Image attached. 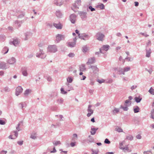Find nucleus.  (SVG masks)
I'll return each mask as SVG.
<instances>
[{"label":"nucleus","mask_w":154,"mask_h":154,"mask_svg":"<svg viewBox=\"0 0 154 154\" xmlns=\"http://www.w3.org/2000/svg\"><path fill=\"white\" fill-rule=\"evenodd\" d=\"M58 51L57 47L56 45H51L48 46V51L51 53H54Z\"/></svg>","instance_id":"obj_1"},{"label":"nucleus","mask_w":154,"mask_h":154,"mask_svg":"<svg viewBox=\"0 0 154 154\" xmlns=\"http://www.w3.org/2000/svg\"><path fill=\"white\" fill-rule=\"evenodd\" d=\"M37 57L42 59H44L46 56V55L45 54L44 52L42 50L40 49L39 52L37 53L36 54Z\"/></svg>","instance_id":"obj_2"},{"label":"nucleus","mask_w":154,"mask_h":154,"mask_svg":"<svg viewBox=\"0 0 154 154\" xmlns=\"http://www.w3.org/2000/svg\"><path fill=\"white\" fill-rule=\"evenodd\" d=\"M110 47L109 45H103L100 48V52L101 53L104 54L109 49Z\"/></svg>","instance_id":"obj_3"},{"label":"nucleus","mask_w":154,"mask_h":154,"mask_svg":"<svg viewBox=\"0 0 154 154\" xmlns=\"http://www.w3.org/2000/svg\"><path fill=\"white\" fill-rule=\"evenodd\" d=\"M79 37L80 38L84 40H88L90 38V36L85 33L82 34H79Z\"/></svg>","instance_id":"obj_4"},{"label":"nucleus","mask_w":154,"mask_h":154,"mask_svg":"<svg viewBox=\"0 0 154 154\" xmlns=\"http://www.w3.org/2000/svg\"><path fill=\"white\" fill-rule=\"evenodd\" d=\"M97 39L99 41H103V38L104 37V35L100 32H98L96 35Z\"/></svg>","instance_id":"obj_5"},{"label":"nucleus","mask_w":154,"mask_h":154,"mask_svg":"<svg viewBox=\"0 0 154 154\" xmlns=\"http://www.w3.org/2000/svg\"><path fill=\"white\" fill-rule=\"evenodd\" d=\"M65 36L61 34H57L56 36V41L57 43L59 42L61 40L64 39Z\"/></svg>","instance_id":"obj_6"},{"label":"nucleus","mask_w":154,"mask_h":154,"mask_svg":"<svg viewBox=\"0 0 154 154\" xmlns=\"http://www.w3.org/2000/svg\"><path fill=\"white\" fill-rule=\"evenodd\" d=\"M27 67L26 66H23L21 69V71L22 75L25 76H27L28 75Z\"/></svg>","instance_id":"obj_7"},{"label":"nucleus","mask_w":154,"mask_h":154,"mask_svg":"<svg viewBox=\"0 0 154 154\" xmlns=\"http://www.w3.org/2000/svg\"><path fill=\"white\" fill-rule=\"evenodd\" d=\"M23 89L21 86H19L16 88L15 92V95L18 96L23 91Z\"/></svg>","instance_id":"obj_8"},{"label":"nucleus","mask_w":154,"mask_h":154,"mask_svg":"<svg viewBox=\"0 0 154 154\" xmlns=\"http://www.w3.org/2000/svg\"><path fill=\"white\" fill-rule=\"evenodd\" d=\"M96 61L95 58L94 57H92L89 58L86 64L89 65L91 64H93Z\"/></svg>","instance_id":"obj_9"},{"label":"nucleus","mask_w":154,"mask_h":154,"mask_svg":"<svg viewBox=\"0 0 154 154\" xmlns=\"http://www.w3.org/2000/svg\"><path fill=\"white\" fill-rule=\"evenodd\" d=\"M77 16L74 14H71L70 16V21L72 23H75Z\"/></svg>","instance_id":"obj_10"},{"label":"nucleus","mask_w":154,"mask_h":154,"mask_svg":"<svg viewBox=\"0 0 154 154\" xmlns=\"http://www.w3.org/2000/svg\"><path fill=\"white\" fill-rule=\"evenodd\" d=\"M9 67V66L7 65L6 63L5 62H1L0 63V69H6Z\"/></svg>","instance_id":"obj_11"},{"label":"nucleus","mask_w":154,"mask_h":154,"mask_svg":"<svg viewBox=\"0 0 154 154\" xmlns=\"http://www.w3.org/2000/svg\"><path fill=\"white\" fill-rule=\"evenodd\" d=\"M16 61V59L14 57H12L10 59H8L7 60V62L10 64H13L15 63Z\"/></svg>","instance_id":"obj_12"},{"label":"nucleus","mask_w":154,"mask_h":154,"mask_svg":"<svg viewBox=\"0 0 154 154\" xmlns=\"http://www.w3.org/2000/svg\"><path fill=\"white\" fill-rule=\"evenodd\" d=\"M89 69H91L93 73H96L98 72L99 69L96 66H91L89 67Z\"/></svg>","instance_id":"obj_13"},{"label":"nucleus","mask_w":154,"mask_h":154,"mask_svg":"<svg viewBox=\"0 0 154 154\" xmlns=\"http://www.w3.org/2000/svg\"><path fill=\"white\" fill-rule=\"evenodd\" d=\"M19 41L18 39L17 38H15L13 39V41H11L10 42V44L11 45H13L15 46H17L19 44Z\"/></svg>","instance_id":"obj_14"},{"label":"nucleus","mask_w":154,"mask_h":154,"mask_svg":"<svg viewBox=\"0 0 154 154\" xmlns=\"http://www.w3.org/2000/svg\"><path fill=\"white\" fill-rule=\"evenodd\" d=\"M23 23L22 21L16 20L14 23V25L17 28L20 27L21 26V24Z\"/></svg>","instance_id":"obj_15"},{"label":"nucleus","mask_w":154,"mask_h":154,"mask_svg":"<svg viewBox=\"0 0 154 154\" xmlns=\"http://www.w3.org/2000/svg\"><path fill=\"white\" fill-rule=\"evenodd\" d=\"M146 57H149L151 56V54L152 53L150 48H149L148 49H146Z\"/></svg>","instance_id":"obj_16"},{"label":"nucleus","mask_w":154,"mask_h":154,"mask_svg":"<svg viewBox=\"0 0 154 154\" xmlns=\"http://www.w3.org/2000/svg\"><path fill=\"white\" fill-rule=\"evenodd\" d=\"M79 14L82 20L87 17V13L86 12H80Z\"/></svg>","instance_id":"obj_17"},{"label":"nucleus","mask_w":154,"mask_h":154,"mask_svg":"<svg viewBox=\"0 0 154 154\" xmlns=\"http://www.w3.org/2000/svg\"><path fill=\"white\" fill-rule=\"evenodd\" d=\"M26 106L27 104L25 102L20 103L18 105L19 107L22 109H23L24 108H26Z\"/></svg>","instance_id":"obj_18"},{"label":"nucleus","mask_w":154,"mask_h":154,"mask_svg":"<svg viewBox=\"0 0 154 154\" xmlns=\"http://www.w3.org/2000/svg\"><path fill=\"white\" fill-rule=\"evenodd\" d=\"M121 112V109L119 108H115L112 110V112L114 115H116L119 113Z\"/></svg>","instance_id":"obj_19"},{"label":"nucleus","mask_w":154,"mask_h":154,"mask_svg":"<svg viewBox=\"0 0 154 154\" xmlns=\"http://www.w3.org/2000/svg\"><path fill=\"white\" fill-rule=\"evenodd\" d=\"M94 126H92L91 127V131H90L91 134L92 135H94L96 133V131L98 129V128H94Z\"/></svg>","instance_id":"obj_20"},{"label":"nucleus","mask_w":154,"mask_h":154,"mask_svg":"<svg viewBox=\"0 0 154 154\" xmlns=\"http://www.w3.org/2000/svg\"><path fill=\"white\" fill-rule=\"evenodd\" d=\"M66 44L68 47L71 48L74 47L76 45L75 42H68L66 43Z\"/></svg>","instance_id":"obj_21"},{"label":"nucleus","mask_w":154,"mask_h":154,"mask_svg":"<svg viewBox=\"0 0 154 154\" xmlns=\"http://www.w3.org/2000/svg\"><path fill=\"white\" fill-rule=\"evenodd\" d=\"M117 70L118 72V74H122L123 75L125 74L124 69L123 68H116L115 70Z\"/></svg>","instance_id":"obj_22"},{"label":"nucleus","mask_w":154,"mask_h":154,"mask_svg":"<svg viewBox=\"0 0 154 154\" xmlns=\"http://www.w3.org/2000/svg\"><path fill=\"white\" fill-rule=\"evenodd\" d=\"M81 0H78L75 2V3L73 5V6L75 8H79V7L81 5Z\"/></svg>","instance_id":"obj_23"},{"label":"nucleus","mask_w":154,"mask_h":154,"mask_svg":"<svg viewBox=\"0 0 154 154\" xmlns=\"http://www.w3.org/2000/svg\"><path fill=\"white\" fill-rule=\"evenodd\" d=\"M91 106L89 105L88 108V113L87 114V116H91L93 112V110H92L91 109Z\"/></svg>","instance_id":"obj_24"},{"label":"nucleus","mask_w":154,"mask_h":154,"mask_svg":"<svg viewBox=\"0 0 154 154\" xmlns=\"http://www.w3.org/2000/svg\"><path fill=\"white\" fill-rule=\"evenodd\" d=\"M54 26L57 29H61L62 28V24L59 23L57 24L56 23H54Z\"/></svg>","instance_id":"obj_25"},{"label":"nucleus","mask_w":154,"mask_h":154,"mask_svg":"<svg viewBox=\"0 0 154 154\" xmlns=\"http://www.w3.org/2000/svg\"><path fill=\"white\" fill-rule=\"evenodd\" d=\"M31 33L29 32H27L25 33L24 35L25 36V38L24 39L25 40H27L30 37Z\"/></svg>","instance_id":"obj_26"},{"label":"nucleus","mask_w":154,"mask_h":154,"mask_svg":"<svg viewBox=\"0 0 154 154\" xmlns=\"http://www.w3.org/2000/svg\"><path fill=\"white\" fill-rule=\"evenodd\" d=\"M86 69L85 65L84 64H82L79 66V70L81 72H83Z\"/></svg>","instance_id":"obj_27"},{"label":"nucleus","mask_w":154,"mask_h":154,"mask_svg":"<svg viewBox=\"0 0 154 154\" xmlns=\"http://www.w3.org/2000/svg\"><path fill=\"white\" fill-rule=\"evenodd\" d=\"M8 48L7 47H5L2 51V53L4 54H6L8 52Z\"/></svg>","instance_id":"obj_28"},{"label":"nucleus","mask_w":154,"mask_h":154,"mask_svg":"<svg viewBox=\"0 0 154 154\" xmlns=\"http://www.w3.org/2000/svg\"><path fill=\"white\" fill-rule=\"evenodd\" d=\"M64 100L62 98H59L57 100V103L59 104H62L63 103Z\"/></svg>","instance_id":"obj_29"},{"label":"nucleus","mask_w":154,"mask_h":154,"mask_svg":"<svg viewBox=\"0 0 154 154\" xmlns=\"http://www.w3.org/2000/svg\"><path fill=\"white\" fill-rule=\"evenodd\" d=\"M31 90L30 89H26L24 93V95L25 96H27L28 95L30 94L31 92Z\"/></svg>","instance_id":"obj_30"},{"label":"nucleus","mask_w":154,"mask_h":154,"mask_svg":"<svg viewBox=\"0 0 154 154\" xmlns=\"http://www.w3.org/2000/svg\"><path fill=\"white\" fill-rule=\"evenodd\" d=\"M88 137L89 138L87 140L88 143H91L94 142V139L90 135H89L88 136Z\"/></svg>","instance_id":"obj_31"},{"label":"nucleus","mask_w":154,"mask_h":154,"mask_svg":"<svg viewBox=\"0 0 154 154\" xmlns=\"http://www.w3.org/2000/svg\"><path fill=\"white\" fill-rule=\"evenodd\" d=\"M6 38V37L4 35L2 34L0 35V41L1 42H4Z\"/></svg>","instance_id":"obj_32"},{"label":"nucleus","mask_w":154,"mask_h":154,"mask_svg":"<svg viewBox=\"0 0 154 154\" xmlns=\"http://www.w3.org/2000/svg\"><path fill=\"white\" fill-rule=\"evenodd\" d=\"M56 15L59 18H60L62 16V14L58 10L56 11Z\"/></svg>","instance_id":"obj_33"},{"label":"nucleus","mask_w":154,"mask_h":154,"mask_svg":"<svg viewBox=\"0 0 154 154\" xmlns=\"http://www.w3.org/2000/svg\"><path fill=\"white\" fill-rule=\"evenodd\" d=\"M142 99V98L140 96H139L138 97H136L134 98L135 100L137 103L140 102Z\"/></svg>","instance_id":"obj_34"},{"label":"nucleus","mask_w":154,"mask_h":154,"mask_svg":"<svg viewBox=\"0 0 154 154\" xmlns=\"http://www.w3.org/2000/svg\"><path fill=\"white\" fill-rule=\"evenodd\" d=\"M125 105L126 106L125 107L123 106L122 105H121L120 107V109H123V110L125 111H127L128 110V107H127V106H126L127 105H126L125 104Z\"/></svg>","instance_id":"obj_35"},{"label":"nucleus","mask_w":154,"mask_h":154,"mask_svg":"<svg viewBox=\"0 0 154 154\" xmlns=\"http://www.w3.org/2000/svg\"><path fill=\"white\" fill-rule=\"evenodd\" d=\"M88 50V48L87 46L84 45L82 47V51L83 52H86Z\"/></svg>","instance_id":"obj_36"},{"label":"nucleus","mask_w":154,"mask_h":154,"mask_svg":"<svg viewBox=\"0 0 154 154\" xmlns=\"http://www.w3.org/2000/svg\"><path fill=\"white\" fill-rule=\"evenodd\" d=\"M115 130L119 132H123L122 129L120 127L118 126H117L115 128Z\"/></svg>","instance_id":"obj_37"},{"label":"nucleus","mask_w":154,"mask_h":154,"mask_svg":"<svg viewBox=\"0 0 154 154\" xmlns=\"http://www.w3.org/2000/svg\"><path fill=\"white\" fill-rule=\"evenodd\" d=\"M139 108L137 106H136L134 107V112L135 113L139 112Z\"/></svg>","instance_id":"obj_38"},{"label":"nucleus","mask_w":154,"mask_h":154,"mask_svg":"<svg viewBox=\"0 0 154 154\" xmlns=\"http://www.w3.org/2000/svg\"><path fill=\"white\" fill-rule=\"evenodd\" d=\"M126 140H132L133 139V137L131 135H129L128 136H127L126 137Z\"/></svg>","instance_id":"obj_39"},{"label":"nucleus","mask_w":154,"mask_h":154,"mask_svg":"<svg viewBox=\"0 0 154 154\" xmlns=\"http://www.w3.org/2000/svg\"><path fill=\"white\" fill-rule=\"evenodd\" d=\"M124 72L129 71L131 68L130 66H127L123 68Z\"/></svg>","instance_id":"obj_40"},{"label":"nucleus","mask_w":154,"mask_h":154,"mask_svg":"<svg viewBox=\"0 0 154 154\" xmlns=\"http://www.w3.org/2000/svg\"><path fill=\"white\" fill-rule=\"evenodd\" d=\"M36 134L35 133L34 134L32 133L30 136V137L33 139H35L36 138Z\"/></svg>","instance_id":"obj_41"},{"label":"nucleus","mask_w":154,"mask_h":154,"mask_svg":"<svg viewBox=\"0 0 154 154\" xmlns=\"http://www.w3.org/2000/svg\"><path fill=\"white\" fill-rule=\"evenodd\" d=\"M72 78L71 77H69L67 78V82L69 83H71L72 82Z\"/></svg>","instance_id":"obj_42"},{"label":"nucleus","mask_w":154,"mask_h":154,"mask_svg":"<svg viewBox=\"0 0 154 154\" xmlns=\"http://www.w3.org/2000/svg\"><path fill=\"white\" fill-rule=\"evenodd\" d=\"M97 7L98 8H100L102 10L104 9V6L103 4H101L98 5Z\"/></svg>","instance_id":"obj_43"},{"label":"nucleus","mask_w":154,"mask_h":154,"mask_svg":"<svg viewBox=\"0 0 154 154\" xmlns=\"http://www.w3.org/2000/svg\"><path fill=\"white\" fill-rule=\"evenodd\" d=\"M121 149L123 150H127L128 152H130L131 151V150L129 149L128 146H127L126 147H122Z\"/></svg>","instance_id":"obj_44"},{"label":"nucleus","mask_w":154,"mask_h":154,"mask_svg":"<svg viewBox=\"0 0 154 154\" xmlns=\"http://www.w3.org/2000/svg\"><path fill=\"white\" fill-rule=\"evenodd\" d=\"M149 92L151 94L154 95V90L152 87L150 88Z\"/></svg>","instance_id":"obj_45"},{"label":"nucleus","mask_w":154,"mask_h":154,"mask_svg":"<svg viewBox=\"0 0 154 154\" xmlns=\"http://www.w3.org/2000/svg\"><path fill=\"white\" fill-rule=\"evenodd\" d=\"M3 90L5 92H8L10 91V89L8 87H6L4 88Z\"/></svg>","instance_id":"obj_46"},{"label":"nucleus","mask_w":154,"mask_h":154,"mask_svg":"<svg viewBox=\"0 0 154 154\" xmlns=\"http://www.w3.org/2000/svg\"><path fill=\"white\" fill-rule=\"evenodd\" d=\"M46 79L49 82H51L52 81V79L51 76H47L46 77Z\"/></svg>","instance_id":"obj_47"},{"label":"nucleus","mask_w":154,"mask_h":154,"mask_svg":"<svg viewBox=\"0 0 154 154\" xmlns=\"http://www.w3.org/2000/svg\"><path fill=\"white\" fill-rule=\"evenodd\" d=\"M61 93L63 94H66L67 93V92L64 91L63 88H61L60 89Z\"/></svg>","instance_id":"obj_48"},{"label":"nucleus","mask_w":154,"mask_h":154,"mask_svg":"<svg viewBox=\"0 0 154 154\" xmlns=\"http://www.w3.org/2000/svg\"><path fill=\"white\" fill-rule=\"evenodd\" d=\"M104 143L106 144H109L110 143V141L107 138H106L104 141Z\"/></svg>","instance_id":"obj_49"},{"label":"nucleus","mask_w":154,"mask_h":154,"mask_svg":"<svg viewBox=\"0 0 154 154\" xmlns=\"http://www.w3.org/2000/svg\"><path fill=\"white\" fill-rule=\"evenodd\" d=\"M53 144L56 146L57 145H58L60 144V142L59 141H58L55 142H53Z\"/></svg>","instance_id":"obj_50"},{"label":"nucleus","mask_w":154,"mask_h":154,"mask_svg":"<svg viewBox=\"0 0 154 154\" xmlns=\"http://www.w3.org/2000/svg\"><path fill=\"white\" fill-rule=\"evenodd\" d=\"M68 56L70 57H73L75 56V54L73 53H70L68 55Z\"/></svg>","instance_id":"obj_51"},{"label":"nucleus","mask_w":154,"mask_h":154,"mask_svg":"<svg viewBox=\"0 0 154 154\" xmlns=\"http://www.w3.org/2000/svg\"><path fill=\"white\" fill-rule=\"evenodd\" d=\"M22 123V122H20V123L17 125V126L16 127V129L18 131H20V129H19V127L20 124V123Z\"/></svg>","instance_id":"obj_52"},{"label":"nucleus","mask_w":154,"mask_h":154,"mask_svg":"<svg viewBox=\"0 0 154 154\" xmlns=\"http://www.w3.org/2000/svg\"><path fill=\"white\" fill-rule=\"evenodd\" d=\"M5 124V121L0 118V125H4Z\"/></svg>","instance_id":"obj_53"},{"label":"nucleus","mask_w":154,"mask_h":154,"mask_svg":"<svg viewBox=\"0 0 154 154\" xmlns=\"http://www.w3.org/2000/svg\"><path fill=\"white\" fill-rule=\"evenodd\" d=\"M143 153L144 154H152V153L150 151H144Z\"/></svg>","instance_id":"obj_54"},{"label":"nucleus","mask_w":154,"mask_h":154,"mask_svg":"<svg viewBox=\"0 0 154 154\" xmlns=\"http://www.w3.org/2000/svg\"><path fill=\"white\" fill-rule=\"evenodd\" d=\"M92 154H97L98 152V151L94 150H92Z\"/></svg>","instance_id":"obj_55"},{"label":"nucleus","mask_w":154,"mask_h":154,"mask_svg":"<svg viewBox=\"0 0 154 154\" xmlns=\"http://www.w3.org/2000/svg\"><path fill=\"white\" fill-rule=\"evenodd\" d=\"M119 60L120 61H122V62L123 63H124L125 62V60L122 59V57L121 56H120L119 57Z\"/></svg>","instance_id":"obj_56"},{"label":"nucleus","mask_w":154,"mask_h":154,"mask_svg":"<svg viewBox=\"0 0 154 154\" xmlns=\"http://www.w3.org/2000/svg\"><path fill=\"white\" fill-rule=\"evenodd\" d=\"M145 69L146 71H148L149 73L150 74H151L152 73V69Z\"/></svg>","instance_id":"obj_57"},{"label":"nucleus","mask_w":154,"mask_h":154,"mask_svg":"<svg viewBox=\"0 0 154 154\" xmlns=\"http://www.w3.org/2000/svg\"><path fill=\"white\" fill-rule=\"evenodd\" d=\"M137 86L136 85H133L132 86L131 88V90H133L134 89H135L136 88H137Z\"/></svg>","instance_id":"obj_58"},{"label":"nucleus","mask_w":154,"mask_h":154,"mask_svg":"<svg viewBox=\"0 0 154 154\" xmlns=\"http://www.w3.org/2000/svg\"><path fill=\"white\" fill-rule=\"evenodd\" d=\"M23 141H18L17 142V143L20 146L22 145L23 144Z\"/></svg>","instance_id":"obj_59"},{"label":"nucleus","mask_w":154,"mask_h":154,"mask_svg":"<svg viewBox=\"0 0 154 154\" xmlns=\"http://www.w3.org/2000/svg\"><path fill=\"white\" fill-rule=\"evenodd\" d=\"M73 137L75 138L76 139H77L78 138V136L77 134H74L72 135Z\"/></svg>","instance_id":"obj_60"},{"label":"nucleus","mask_w":154,"mask_h":154,"mask_svg":"<svg viewBox=\"0 0 154 154\" xmlns=\"http://www.w3.org/2000/svg\"><path fill=\"white\" fill-rule=\"evenodd\" d=\"M136 138L139 139H140L141 138V136L140 134H138L136 136Z\"/></svg>","instance_id":"obj_61"},{"label":"nucleus","mask_w":154,"mask_h":154,"mask_svg":"<svg viewBox=\"0 0 154 154\" xmlns=\"http://www.w3.org/2000/svg\"><path fill=\"white\" fill-rule=\"evenodd\" d=\"M97 81L100 83H102L104 82V80L102 79L101 80L98 79Z\"/></svg>","instance_id":"obj_62"},{"label":"nucleus","mask_w":154,"mask_h":154,"mask_svg":"<svg viewBox=\"0 0 154 154\" xmlns=\"http://www.w3.org/2000/svg\"><path fill=\"white\" fill-rule=\"evenodd\" d=\"M70 144L72 147H74L75 145V142H71Z\"/></svg>","instance_id":"obj_63"},{"label":"nucleus","mask_w":154,"mask_h":154,"mask_svg":"<svg viewBox=\"0 0 154 154\" xmlns=\"http://www.w3.org/2000/svg\"><path fill=\"white\" fill-rule=\"evenodd\" d=\"M89 8L91 10V11H94L95 10V9L94 8H93V7L91 6H90L89 7Z\"/></svg>","instance_id":"obj_64"}]
</instances>
